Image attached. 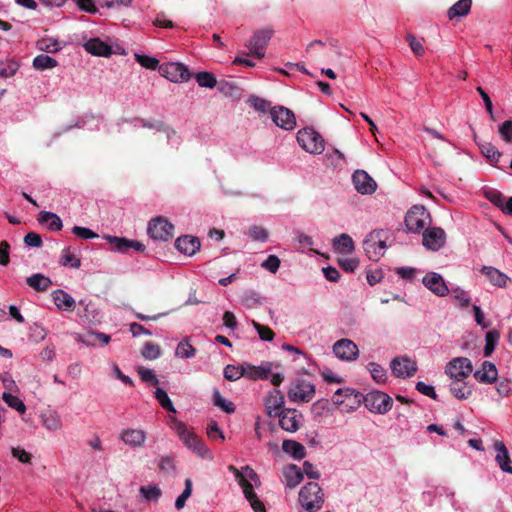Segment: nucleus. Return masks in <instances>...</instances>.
Segmentation results:
<instances>
[{"label":"nucleus","mask_w":512,"mask_h":512,"mask_svg":"<svg viewBox=\"0 0 512 512\" xmlns=\"http://www.w3.org/2000/svg\"><path fill=\"white\" fill-rule=\"evenodd\" d=\"M182 441L190 450L202 457H204L208 451L203 441L192 432L186 435Z\"/></svg>","instance_id":"obj_36"},{"label":"nucleus","mask_w":512,"mask_h":512,"mask_svg":"<svg viewBox=\"0 0 512 512\" xmlns=\"http://www.w3.org/2000/svg\"><path fill=\"white\" fill-rule=\"evenodd\" d=\"M333 245L338 252L345 254H350L355 249L353 239L345 233L334 238Z\"/></svg>","instance_id":"obj_37"},{"label":"nucleus","mask_w":512,"mask_h":512,"mask_svg":"<svg viewBox=\"0 0 512 512\" xmlns=\"http://www.w3.org/2000/svg\"><path fill=\"white\" fill-rule=\"evenodd\" d=\"M271 119L281 129L290 131L296 126V117L292 110L284 106H274L270 109Z\"/></svg>","instance_id":"obj_10"},{"label":"nucleus","mask_w":512,"mask_h":512,"mask_svg":"<svg viewBox=\"0 0 512 512\" xmlns=\"http://www.w3.org/2000/svg\"><path fill=\"white\" fill-rule=\"evenodd\" d=\"M136 60L137 62L147 69L155 70L158 67L159 61L154 58L147 55H139L136 54Z\"/></svg>","instance_id":"obj_59"},{"label":"nucleus","mask_w":512,"mask_h":512,"mask_svg":"<svg viewBox=\"0 0 512 512\" xmlns=\"http://www.w3.org/2000/svg\"><path fill=\"white\" fill-rule=\"evenodd\" d=\"M138 374L143 382L157 385L159 383L157 376L154 374V372L148 368L139 367L138 368Z\"/></svg>","instance_id":"obj_58"},{"label":"nucleus","mask_w":512,"mask_h":512,"mask_svg":"<svg viewBox=\"0 0 512 512\" xmlns=\"http://www.w3.org/2000/svg\"><path fill=\"white\" fill-rule=\"evenodd\" d=\"M499 134L505 142H512V120H506L499 126Z\"/></svg>","instance_id":"obj_63"},{"label":"nucleus","mask_w":512,"mask_h":512,"mask_svg":"<svg viewBox=\"0 0 512 512\" xmlns=\"http://www.w3.org/2000/svg\"><path fill=\"white\" fill-rule=\"evenodd\" d=\"M422 283L436 296L444 297L449 293L448 286L446 285L443 277L436 272H428L423 277Z\"/></svg>","instance_id":"obj_18"},{"label":"nucleus","mask_w":512,"mask_h":512,"mask_svg":"<svg viewBox=\"0 0 512 512\" xmlns=\"http://www.w3.org/2000/svg\"><path fill=\"white\" fill-rule=\"evenodd\" d=\"M160 472L172 475L176 471V463L173 456H161L158 462Z\"/></svg>","instance_id":"obj_49"},{"label":"nucleus","mask_w":512,"mask_h":512,"mask_svg":"<svg viewBox=\"0 0 512 512\" xmlns=\"http://www.w3.org/2000/svg\"><path fill=\"white\" fill-rule=\"evenodd\" d=\"M368 368L372 378L378 383L383 384L387 380V372L386 370L375 362H371L368 364Z\"/></svg>","instance_id":"obj_48"},{"label":"nucleus","mask_w":512,"mask_h":512,"mask_svg":"<svg viewBox=\"0 0 512 512\" xmlns=\"http://www.w3.org/2000/svg\"><path fill=\"white\" fill-rule=\"evenodd\" d=\"M38 220L40 223H46L52 231H60L63 227L60 217L52 212H40Z\"/></svg>","instance_id":"obj_39"},{"label":"nucleus","mask_w":512,"mask_h":512,"mask_svg":"<svg viewBox=\"0 0 512 512\" xmlns=\"http://www.w3.org/2000/svg\"><path fill=\"white\" fill-rule=\"evenodd\" d=\"M282 450L291 455L295 460H301L306 456L305 447L295 440H284L282 443Z\"/></svg>","instance_id":"obj_31"},{"label":"nucleus","mask_w":512,"mask_h":512,"mask_svg":"<svg viewBox=\"0 0 512 512\" xmlns=\"http://www.w3.org/2000/svg\"><path fill=\"white\" fill-rule=\"evenodd\" d=\"M389 232L383 229L371 231L363 241V248L370 260L378 261L387 248Z\"/></svg>","instance_id":"obj_1"},{"label":"nucleus","mask_w":512,"mask_h":512,"mask_svg":"<svg viewBox=\"0 0 512 512\" xmlns=\"http://www.w3.org/2000/svg\"><path fill=\"white\" fill-rule=\"evenodd\" d=\"M423 245L432 251L440 250L446 242V233L440 227L427 228L423 231Z\"/></svg>","instance_id":"obj_15"},{"label":"nucleus","mask_w":512,"mask_h":512,"mask_svg":"<svg viewBox=\"0 0 512 512\" xmlns=\"http://www.w3.org/2000/svg\"><path fill=\"white\" fill-rule=\"evenodd\" d=\"M473 376L480 383L492 384L497 380L498 371L495 364L490 361H484L481 369L475 371Z\"/></svg>","instance_id":"obj_22"},{"label":"nucleus","mask_w":512,"mask_h":512,"mask_svg":"<svg viewBox=\"0 0 512 512\" xmlns=\"http://www.w3.org/2000/svg\"><path fill=\"white\" fill-rule=\"evenodd\" d=\"M139 491L148 501H157L162 495V491L157 485L141 486Z\"/></svg>","instance_id":"obj_53"},{"label":"nucleus","mask_w":512,"mask_h":512,"mask_svg":"<svg viewBox=\"0 0 512 512\" xmlns=\"http://www.w3.org/2000/svg\"><path fill=\"white\" fill-rule=\"evenodd\" d=\"M53 301L59 309L72 310L75 300L63 290H56L52 293Z\"/></svg>","instance_id":"obj_35"},{"label":"nucleus","mask_w":512,"mask_h":512,"mask_svg":"<svg viewBox=\"0 0 512 512\" xmlns=\"http://www.w3.org/2000/svg\"><path fill=\"white\" fill-rule=\"evenodd\" d=\"M104 239L112 246V250L115 252L127 253L129 249H133L136 252L145 251V245L138 240L112 235H106Z\"/></svg>","instance_id":"obj_11"},{"label":"nucleus","mask_w":512,"mask_h":512,"mask_svg":"<svg viewBox=\"0 0 512 512\" xmlns=\"http://www.w3.org/2000/svg\"><path fill=\"white\" fill-rule=\"evenodd\" d=\"M472 0H459L448 10V18L462 17L470 12Z\"/></svg>","instance_id":"obj_38"},{"label":"nucleus","mask_w":512,"mask_h":512,"mask_svg":"<svg viewBox=\"0 0 512 512\" xmlns=\"http://www.w3.org/2000/svg\"><path fill=\"white\" fill-rule=\"evenodd\" d=\"M273 30L261 29L256 31L246 46L249 49V54L262 59L265 56V49L272 37Z\"/></svg>","instance_id":"obj_9"},{"label":"nucleus","mask_w":512,"mask_h":512,"mask_svg":"<svg viewBox=\"0 0 512 512\" xmlns=\"http://www.w3.org/2000/svg\"><path fill=\"white\" fill-rule=\"evenodd\" d=\"M431 223V215L422 205H414L405 216V225L409 232L419 233Z\"/></svg>","instance_id":"obj_3"},{"label":"nucleus","mask_w":512,"mask_h":512,"mask_svg":"<svg viewBox=\"0 0 512 512\" xmlns=\"http://www.w3.org/2000/svg\"><path fill=\"white\" fill-rule=\"evenodd\" d=\"M175 247L181 253L191 256L200 249V241L197 237L185 235L176 239Z\"/></svg>","instance_id":"obj_24"},{"label":"nucleus","mask_w":512,"mask_h":512,"mask_svg":"<svg viewBox=\"0 0 512 512\" xmlns=\"http://www.w3.org/2000/svg\"><path fill=\"white\" fill-rule=\"evenodd\" d=\"M299 145L308 153L321 154L324 151V139L312 128L300 129L297 133Z\"/></svg>","instance_id":"obj_4"},{"label":"nucleus","mask_w":512,"mask_h":512,"mask_svg":"<svg viewBox=\"0 0 512 512\" xmlns=\"http://www.w3.org/2000/svg\"><path fill=\"white\" fill-rule=\"evenodd\" d=\"M352 396H354L356 402H360V397L362 395L359 393H355L353 389L341 388L334 393V395L332 396V401L336 405H341L344 403L346 398H350Z\"/></svg>","instance_id":"obj_42"},{"label":"nucleus","mask_w":512,"mask_h":512,"mask_svg":"<svg viewBox=\"0 0 512 512\" xmlns=\"http://www.w3.org/2000/svg\"><path fill=\"white\" fill-rule=\"evenodd\" d=\"M500 333L496 329L489 330L485 336L484 356L489 357L495 350L499 341Z\"/></svg>","instance_id":"obj_40"},{"label":"nucleus","mask_w":512,"mask_h":512,"mask_svg":"<svg viewBox=\"0 0 512 512\" xmlns=\"http://www.w3.org/2000/svg\"><path fill=\"white\" fill-rule=\"evenodd\" d=\"M224 378L228 381H236L244 376V364L240 366L227 365L224 368Z\"/></svg>","instance_id":"obj_54"},{"label":"nucleus","mask_w":512,"mask_h":512,"mask_svg":"<svg viewBox=\"0 0 512 512\" xmlns=\"http://www.w3.org/2000/svg\"><path fill=\"white\" fill-rule=\"evenodd\" d=\"M363 400L366 408L373 413L385 414L393 406V399L381 391L369 392Z\"/></svg>","instance_id":"obj_6"},{"label":"nucleus","mask_w":512,"mask_h":512,"mask_svg":"<svg viewBox=\"0 0 512 512\" xmlns=\"http://www.w3.org/2000/svg\"><path fill=\"white\" fill-rule=\"evenodd\" d=\"M195 79L200 87L214 88L217 84L215 75L207 71L197 73Z\"/></svg>","instance_id":"obj_45"},{"label":"nucleus","mask_w":512,"mask_h":512,"mask_svg":"<svg viewBox=\"0 0 512 512\" xmlns=\"http://www.w3.org/2000/svg\"><path fill=\"white\" fill-rule=\"evenodd\" d=\"M472 371V362L466 357L453 358L445 367V374L452 380H464L472 373Z\"/></svg>","instance_id":"obj_8"},{"label":"nucleus","mask_w":512,"mask_h":512,"mask_svg":"<svg viewBox=\"0 0 512 512\" xmlns=\"http://www.w3.org/2000/svg\"><path fill=\"white\" fill-rule=\"evenodd\" d=\"M141 355L148 360H155L161 355L159 345L147 342L142 348Z\"/></svg>","instance_id":"obj_55"},{"label":"nucleus","mask_w":512,"mask_h":512,"mask_svg":"<svg viewBox=\"0 0 512 512\" xmlns=\"http://www.w3.org/2000/svg\"><path fill=\"white\" fill-rule=\"evenodd\" d=\"M453 298L459 302V305L462 308H466L470 305V297L466 291L461 288H456L452 290Z\"/></svg>","instance_id":"obj_60"},{"label":"nucleus","mask_w":512,"mask_h":512,"mask_svg":"<svg viewBox=\"0 0 512 512\" xmlns=\"http://www.w3.org/2000/svg\"><path fill=\"white\" fill-rule=\"evenodd\" d=\"M27 284L37 292H44L52 285L50 278L36 273L26 279Z\"/></svg>","instance_id":"obj_34"},{"label":"nucleus","mask_w":512,"mask_h":512,"mask_svg":"<svg viewBox=\"0 0 512 512\" xmlns=\"http://www.w3.org/2000/svg\"><path fill=\"white\" fill-rule=\"evenodd\" d=\"M450 393L458 400H466L472 395V389L464 380H453L449 385Z\"/></svg>","instance_id":"obj_30"},{"label":"nucleus","mask_w":512,"mask_h":512,"mask_svg":"<svg viewBox=\"0 0 512 512\" xmlns=\"http://www.w3.org/2000/svg\"><path fill=\"white\" fill-rule=\"evenodd\" d=\"M155 398L162 406V408L169 412L176 413V409L165 390L162 388H157L155 391Z\"/></svg>","instance_id":"obj_50"},{"label":"nucleus","mask_w":512,"mask_h":512,"mask_svg":"<svg viewBox=\"0 0 512 512\" xmlns=\"http://www.w3.org/2000/svg\"><path fill=\"white\" fill-rule=\"evenodd\" d=\"M406 40L413 51V53L417 56H421L424 54V47L422 41L417 40L414 35L408 34Z\"/></svg>","instance_id":"obj_64"},{"label":"nucleus","mask_w":512,"mask_h":512,"mask_svg":"<svg viewBox=\"0 0 512 512\" xmlns=\"http://www.w3.org/2000/svg\"><path fill=\"white\" fill-rule=\"evenodd\" d=\"M57 66V61L48 56V55H45V54H40L38 56H36L33 60V67L36 69V70H45V69H50V68H54Z\"/></svg>","instance_id":"obj_43"},{"label":"nucleus","mask_w":512,"mask_h":512,"mask_svg":"<svg viewBox=\"0 0 512 512\" xmlns=\"http://www.w3.org/2000/svg\"><path fill=\"white\" fill-rule=\"evenodd\" d=\"M19 68L18 62L8 59L0 62V76L2 78H9L15 75Z\"/></svg>","instance_id":"obj_46"},{"label":"nucleus","mask_w":512,"mask_h":512,"mask_svg":"<svg viewBox=\"0 0 512 512\" xmlns=\"http://www.w3.org/2000/svg\"><path fill=\"white\" fill-rule=\"evenodd\" d=\"M474 140L479 146V149L482 155L490 162L497 163L502 156L501 152L491 143L489 142H479L477 140V136L474 135Z\"/></svg>","instance_id":"obj_33"},{"label":"nucleus","mask_w":512,"mask_h":512,"mask_svg":"<svg viewBox=\"0 0 512 512\" xmlns=\"http://www.w3.org/2000/svg\"><path fill=\"white\" fill-rule=\"evenodd\" d=\"M265 411L269 417H276L286 408L285 398L283 393L279 389L271 390L265 398Z\"/></svg>","instance_id":"obj_16"},{"label":"nucleus","mask_w":512,"mask_h":512,"mask_svg":"<svg viewBox=\"0 0 512 512\" xmlns=\"http://www.w3.org/2000/svg\"><path fill=\"white\" fill-rule=\"evenodd\" d=\"M354 187L363 195L372 194L377 188L374 179L364 170H356L352 175Z\"/></svg>","instance_id":"obj_17"},{"label":"nucleus","mask_w":512,"mask_h":512,"mask_svg":"<svg viewBox=\"0 0 512 512\" xmlns=\"http://www.w3.org/2000/svg\"><path fill=\"white\" fill-rule=\"evenodd\" d=\"M276 417L279 418L280 427L290 433L299 430L303 419L302 413L295 408H287Z\"/></svg>","instance_id":"obj_12"},{"label":"nucleus","mask_w":512,"mask_h":512,"mask_svg":"<svg viewBox=\"0 0 512 512\" xmlns=\"http://www.w3.org/2000/svg\"><path fill=\"white\" fill-rule=\"evenodd\" d=\"M271 374V363H266L261 366H254L251 364H244V376L251 380H265Z\"/></svg>","instance_id":"obj_25"},{"label":"nucleus","mask_w":512,"mask_h":512,"mask_svg":"<svg viewBox=\"0 0 512 512\" xmlns=\"http://www.w3.org/2000/svg\"><path fill=\"white\" fill-rule=\"evenodd\" d=\"M147 232L154 240L168 241L174 236V225L166 218L159 216L149 221Z\"/></svg>","instance_id":"obj_7"},{"label":"nucleus","mask_w":512,"mask_h":512,"mask_svg":"<svg viewBox=\"0 0 512 512\" xmlns=\"http://www.w3.org/2000/svg\"><path fill=\"white\" fill-rule=\"evenodd\" d=\"M286 485L289 488H295L303 480V472L300 467L289 464L283 468Z\"/></svg>","instance_id":"obj_29"},{"label":"nucleus","mask_w":512,"mask_h":512,"mask_svg":"<svg viewBox=\"0 0 512 512\" xmlns=\"http://www.w3.org/2000/svg\"><path fill=\"white\" fill-rule=\"evenodd\" d=\"M2 399L4 402L11 408L15 409L19 413H24L26 411V406L21 399L17 396H14L10 393L4 392L2 394Z\"/></svg>","instance_id":"obj_51"},{"label":"nucleus","mask_w":512,"mask_h":512,"mask_svg":"<svg viewBox=\"0 0 512 512\" xmlns=\"http://www.w3.org/2000/svg\"><path fill=\"white\" fill-rule=\"evenodd\" d=\"M97 340L103 345H106L110 342L111 337L102 332H88L82 339V341L87 345H94Z\"/></svg>","instance_id":"obj_47"},{"label":"nucleus","mask_w":512,"mask_h":512,"mask_svg":"<svg viewBox=\"0 0 512 512\" xmlns=\"http://www.w3.org/2000/svg\"><path fill=\"white\" fill-rule=\"evenodd\" d=\"M473 376L480 383L492 384L497 380L498 371L495 364L490 361H484L481 369L475 371Z\"/></svg>","instance_id":"obj_21"},{"label":"nucleus","mask_w":512,"mask_h":512,"mask_svg":"<svg viewBox=\"0 0 512 512\" xmlns=\"http://www.w3.org/2000/svg\"><path fill=\"white\" fill-rule=\"evenodd\" d=\"M42 425L49 431H58L62 428L60 415L53 410H48L41 415Z\"/></svg>","instance_id":"obj_32"},{"label":"nucleus","mask_w":512,"mask_h":512,"mask_svg":"<svg viewBox=\"0 0 512 512\" xmlns=\"http://www.w3.org/2000/svg\"><path fill=\"white\" fill-rule=\"evenodd\" d=\"M73 2L83 11L88 12L90 14H95L98 12V8L96 6L97 0H73Z\"/></svg>","instance_id":"obj_62"},{"label":"nucleus","mask_w":512,"mask_h":512,"mask_svg":"<svg viewBox=\"0 0 512 512\" xmlns=\"http://www.w3.org/2000/svg\"><path fill=\"white\" fill-rule=\"evenodd\" d=\"M37 47L42 51L55 53L59 50V44L53 39H41L37 42Z\"/></svg>","instance_id":"obj_61"},{"label":"nucleus","mask_w":512,"mask_h":512,"mask_svg":"<svg viewBox=\"0 0 512 512\" xmlns=\"http://www.w3.org/2000/svg\"><path fill=\"white\" fill-rule=\"evenodd\" d=\"M252 325L257 330L259 337L263 341H272L275 337V333L265 325H262L255 320H252Z\"/></svg>","instance_id":"obj_56"},{"label":"nucleus","mask_w":512,"mask_h":512,"mask_svg":"<svg viewBox=\"0 0 512 512\" xmlns=\"http://www.w3.org/2000/svg\"><path fill=\"white\" fill-rule=\"evenodd\" d=\"M333 352L339 359L352 361L357 358L359 350L352 340L341 339L333 345Z\"/></svg>","instance_id":"obj_19"},{"label":"nucleus","mask_w":512,"mask_h":512,"mask_svg":"<svg viewBox=\"0 0 512 512\" xmlns=\"http://www.w3.org/2000/svg\"><path fill=\"white\" fill-rule=\"evenodd\" d=\"M391 370L395 377H411L417 372V364L407 356H399L391 361Z\"/></svg>","instance_id":"obj_13"},{"label":"nucleus","mask_w":512,"mask_h":512,"mask_svg":"<svg viewBox=\"0 0 512 512\" xmlns=\"http://www.w3.org/2000/svg\"><path fill=\"white\" fill-rule=\"evenodd\" d=\"M495 450L497 451L496 462L503 472L512 474V466L510 465V456L505 444L501 441H496L494 444Z\"/></svg>","instance_id":"obj_28"},{"label":"nucleus","mask_w":512,"mask_h":512,"mask_svg":"<svg viewBox=\"0 0 512 512\" xmlns=\"http://www.w3.org/2000/svg\"><path fill=\"white\" fill-rule=\"evenodd\" d=\"M249 102L251 103V105L253 106V108L255 110L262 112V113H265L267 111L270 112V109L272 108V107H270L269 101H267L266 99L257 97V96H251L249 98Z\"/></svg>","instance_id":"obj_57"},{"label":"nucleus","mask_w":512,"mask_h":512,"mask_svg":"<svg viewBox=\"0 0 512 512\" xmlns=\"http://www.w3.org/2000/svg\"><path fill=\"white\" fill-rule=\"evenodd\" d=\"M120 439L131 448H141L146 441V433L141 429H124L120 433Z\"/></svg>","instance_id":"obj_20"},{"label":"nucleus","mask_w":512,"mask_h":512,"mask_svg":"<svg viewBox=\"0 0 512 512\" xmlns=\"http://www.w3.org/2000/svg\"><path fill=\"white\" fill-rule=\"evenodd\" d=\"M316 388L312 383L304 380L297 379L288 389L287 396L291 402L294 403H307L310 402L315 396Z\"/></svg>","instance_id":"obj_5"},{"label":"nucleus","mask_w":512,"mask_h":512,"mask_svg":"<svg viewBox=\"0 0 512 512\" xmlns=\"http://www.w3.org/2000/svg\"><path fill=\"white\" fill-rule=\"evenodd\" d=\"M481 273L488 278L492 285L500 288L505 287L509 280V277L505 273L492 266H483Z\"/></svg>","instance_id":"obj_27"},{"label":"nucleus","mask_w":512,"mask_h":512,"mask_svg":"<svg viewBox=\"0 0 512 512\" xmlns=\"http://www.w3.org/2000/svg\"><path fill=\"white\" fill-rule=\"evenodd\" d=\"M162 76L172 82H183L191 78L188 68L182 63H167L160 67Z\"/></svg>","instance_id":"obj_14"},{"label":"nucleus","mask_w":512,"mask_h":512,"mask_svg":"<svg viewBox=\"0 0 512 512\" xmlns=\"http://www.w3.org/2000/svg\"><path fill=\"white\" fill-rule=\"evenodd\" d=\"M300 504L310 512L319 510L323 503L322 489L316 482H309L299 492Z\"/></svg>","instance_id":"obj_2"},{"label":"nucleus","mask_w":512,"mask_h":512,"mask_svg":"<svg viewBox=\"0 0 512 512\" xmlns=\"http://www.w3.org/2000/svg\"><path fill=\"white\" fill-rule=\"evenodd\" d=\"M246 476L245 477L242 472H237L236 480L238 481L239 485L241 486L243 490V494L246 499L253 498L255 495H257L253 490V485L251 482L247 479L249 478L251 481H255L258 478L257 473L251 469L250 467H245Z\"/></svg>","instance_id":"obj_23"},{"label":"nucleus","mask_w":512,"mask_h":512,"mask_svg":"<svg viewBox=\"0 0 512 512\" xmlns=\"http://www.w3.org/2000/svg\"><path fill=\"white\" fill-rule=\"evenodd\" d=\"M84 48L87 52L95 56L108 57L112 54V48L106 42L99 38H93L88 40L84 44Z\"/></svg>","instance_id":"obj_26"},{"label":"nucleus","mask_w":512,"mask_h":512,"mask_svg":"<svg viewBox=\"0 0 512 512\" xmlns=\"http://www.w3.org/2000/svg\"><path fill=\"white\" fill-rule=\"evenodd\" d=\"M213 404L221 408L224 412L231 414L235 412V405L233 402L224 399L218 389L213 391Z\"/></svg>","instance_id":"obj_44"},{"label":"nucleus","mask_w":512,"mask_h":512,"mask_svg":"<svg viewBox=\"0 0 512 512\" xmlns=\"http://www.w3.org/2000/svg\"><path fill=\"white\" fill-rule=\"evenodd\" d=\"M176 356L187 359L195 355L196 349L188 342L187 339L182 340L176 348Z\"/></svg>","instance_id":"obj_52"},{"label":"nucleus","mask_w":512,"mask_h":512,"mask_svg":"<svg viewBox=\"0 0 512 512\" xmlns=\"http://www.w3.org/2000/svg\"><path fill=\"white\" fill-rule=\"evenodd\" d=\"M60 264L65 267L79 268L81 261L77 258L71 248H64L61 252Z\"/></svg>","instance_id":"obj_41"}]
</instances>
